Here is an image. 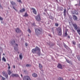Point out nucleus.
Here are the masks:
<instances>
[{
	"label": "nucleus",
	"instance_id": "f257e3e1",
	"mask_svg": "<svg viewBox=\"0 0 80 80\" xmlns=\"http://www.w3.org/2000/svg\"><path fill=\"white\" fill-rule=\"evenodd\" d=\"M42 32V30L39 28H36L35 29V32H36V35L39 36L41 34Z\"/></svg>",
	"mask_w": 80,
	"mask_h": 80
},
{
	"label": "nucleus",
	"instance_id": "f03ea898",
	"mask_svg": "<svg viewBox=\"0 0 80 80\" xmlns=\"http://www.w3.org/2000/svg\"><path fill=\"white\" fill-rule=\"evenodd\" d=\"M40 51V48L36 46L35 48L32 49V52L33 53H37V51Z\"/></svg>",
	"mask_w": 80,
	"mask_h": 80
},
{
	"label": "nucleus",
	"instance_id": "7ed1b4c3",
	"mask_svg": "<svg viewBox=\"0 0 80 80\" xmlns=\"http://www.w3.org/2000/svg\"><path fill=\"white\" fill-rule=\"evenodd\" d=\"M72 26L74 28L75 30H77L78 29H79L80 28L79 26L77 27V24L75 23H74L72 24Z\"/></svg>",
	"mask_w": 80,
	"mask_h": 80
},
{
	"label": "nucleus",
	"instance_id": "20e7f679",
	"mask_svg": "<svg viewBox=\"0 0 80 80\" xmlns=\"http://www.w3.org/2000/svg\"><path fill=\"white\" fill-rule=\"evenodd\" d=\"M35 19L38 21H40L41 20L40 16L39 15H38V16H36L35 17Z\"/></svg>",
	"mask_w": 80,
	"mask_h": 80
},
{
	"label": "nucleus",
	"instance_id": "39448f33",
	"mask_svg": "<svg viewBox=\"0 0 80 80\" xmlns=\"http://www.w3.org/2000/svg\"><path fill=\"white\" fill-rule=\"evenodd\" d=\"M58 35L59 36H61L62 35V30L61 28L59 27L58 28Z\"/></svg>",
	"mask_w": 80,
	"mask_h": 80
},
{
	"label": "nucleus",
	"instance_id": "423d86ee",
	"mask_svg": "<svg viewBox=\"0 0 80 80\" xmlns=\"http://www.w3.org/2000/svg\"><path fill=\"white\" fill-rule=\"evenodd\" d=\"M23 80H31L29 76H26L24 77Z\"/></svg>",
	"mask_w": 80,
	"mask_h": 80
},
{
	"label": "nucleus",
	"instance_id": "0eeeda50",
	"mask_svg": "<svg viewBox=\"0 0 80 80\" xmlns=\"http://www.w3.org/2000/svg\"><path fill=\"white\" fill-rule=\"evenodd\" d=\"M57 68H60L61 69H62V65L61 64H60V63H58V64L57 66Z\"/></svg>",
	"mask_w": 80,
	"mask_h": 80
},
{
	"label": "nucleus",
	"instance_id": "6e6552de",
	"mask_svg": "<svg viewBox=\"0 0 80 80\" xmlns=\"http://www.w3.org/2000/svg\"><path fill=\"white\" fill-rule=\"evenodd\" d=\"M32 10H33V12L34 14H35V15L37 14V12L36 11L35 9L33 8H32Z\"/></svg>",
	"mask_w": 80,
	"mask_h": 80
},
{
	"label": "nucleus",
	"instance_id": "1a4fd4ad",
	"mask_svg": "<svg viewBox=\"0 0 80 80\" xmlns=\"http://www.w3.org/2000/svg\"><path fill=\"white\" fill-rule=\"evenodd\" d=\"M15 46L14 47V49L15 51L18 50V45L17 44H15Z\"/></svg>",
	"mask_w": 80,
	"mask_h": 80
},
{
	"label": "nucleus",
	"instance_id": "9d476101",
	"mask_svg": "<svg viewBox=\"0 0 80 80\" xmlns=\"http://www.w3.org/2000/svg\"><path fill=\"white\" fill-rule=\"evenodd\" d=\"M16 32L17 33H19L21 32V31L19 28H17L16 29Z\"/></svg>",
	"mask_w": 80,
	"mask_h": 80
},
{
	"label": "nucleus",
	"instance_id": "9b49d317",
	"mask_svg": "<svg viewBox=\"0 0 80 80\" xmlns=\"http://www.w3.org/2000/svg\"><path fill=\"white\" fill-rule=\"evenodd\" d=\"M66 61L67 63H68L70 64H72V61H69V60H68V59H66Z\"/></svg>",
	"mask_w": 80,
	"mask_h": 80
},
{
	"label": "nucleus",
	"instance_id": "f8f14e48",
	"mask_svg": "<svg viewBox=\"0 0 80 80\" xmlns=\"http://www.w3.org/2000/svg\"><path fill=\"white\" fill-rule=\"evenodd\" d=\"M73 18L74 21H76L78 20V18L75 15H73Z\"/></svg>",
	"mask_w": 80,
	"mask_h": 80
},
{
	"label": "nucleus",
	"instance_id": "ddd939ff",
	"mask_svg": "<svg viewBox=\"0 0 80 80\" xmlns=\"http://www.w3.org/2000/svg\"><path fill=\"white\" fill-rule=\"evenodd\" d=\"M41 50L40 49H39V50H38V52H36V54H38V55L39 56H40L41 54V52H40Z\"/></svg>",
	"mask_w": 80,
	"mask_h": 80
},
{
	"label": "nucleus",
	"instance_id": "4468645a",
	"mask_svg": "<svg viewBox=\"0 0 80 80\" xmlns=\"http://www.w3.org/2000/svg\"><path fill=\"white\" fill-rule=\"evenodd\" d=\"M12 76L13 77H19V75L18 74H12Z\"/></svg>",
	"mask_w": 80,
	"mask_h": 80
},
{
	"label": "nucleus",
	"instance_id": "2eb2a0df",
	"mask_svg": "<svg viewBox=\"0 0 80 80\" xmlns=\"http://www.w3.org/2000/svg\"><path fill=\"white\" fill-rule=\"evenodd\" d=\"M25 10L24 8H23L20 10V11L21 12H25Z\"/></svg>",
	"mask_w": 80,
	"mask_h": 80
},
{
	"label": "nucleus",
	"instance_id": "dca6fc26",
	"mask_svg": "<svg viewBox=\"0 0 80 80\" xmlns=\"http://www.w3.org/2000/svg\"><path fill=\"white\" fill-rule=\"evenodd\" d=\"M19 58L21 60H22V58H23V56L22 54H20Z\"/></svg>",
	"mask_w": 80,
	"mask_h": 80
},
{
	"label": "nucleus",
	"instance_id": "f3484780",
	"mask_svg": "<svg viewBox=\"0 0 80 80\" xmlns=\"http://www.w3.org/2000/svg\"><path fill=\"white\" fill-rule=\"evenodd\" d=\"M39 68H40V69L41 70L42 68V66L41 64H39Z\"/></svg>",
	"mask_w": 80,
	"mask_h": 80
},
{
	"label": "nucleus",
	"instance_id": "a211bd4d",
	"mask_svg": "<svg viewBox=\"0 0 80 80\" xmlns=\"http://www.w3.org/2000/svg\"><path fill=\"white\" fill-rule=\"evenodd\" d=\"M14 43H15V41L14 40H12V41L11 42V44L12 45H13Z\"/></svg>",
	"mask_w": 80,
	"mask_h": 80
},
{
	"label": "nucleus",
	"instance_id": "6ab92c4d",
	"mask_svg": "<svg viewBox=\"0 0 80 80\" xmlns=\"http://www.w3.org/2000/svg\"><path fill=\"white\" fill-rule=\"evenodd\" d=\"M72 44L73 45H76V42L75 41H72Z\"/></svg>",
	"mask_w": 80,
	"mask_h": 80
},
{
	"label": "nucleus",
	"instance_id": "aec40b11",
	"mask_svg": "<svg viewBox=\"0 0 80 80\" xmlns=\"http://www.w3.org/2000/svg\"><path fill=\"white\" fill-rule=\"evenodd\" d=\"M78 33L80 35V28L77 30Z\"/></svg>",
	"mask_w": 80,
	"mask_h": 80
},
{
	"label": "nucleus",
	"instance_id": "412c9836",
	"mask_svg": "<svg viewBox=\"0 0 80 80\" xmlns=\"http://www.w3.org/2000/svg\"><path fill=\"white\" fill-rule=\"evenodd\" d=\"M32 76L33 77H36V78L37 77V74L36 73H33L32 74Z\"/></svg>",
	"mask_w": 80,
	"mask_h": 80
},
{
	"label": "nucleus",
	"instance_id": "4be33fe9",
	"mask_svg": "<svg viewBox=\"0 0 80 80\" xmlns=\"http://www.w3.org/2000/svg\"><path fill=\"white\" fill-rule=\"evenodd\" d=\"M11 3L12 5H15L16 4V3L15 2H13V1H11Z\"/></svg>",
	"mask_w": 80,
	"mask_h": 80
},
{
	"label": "nucleus",
	"instance_id": "5701e85b",
	"mask_svg": "<svg viewBox=\"0 0 80 80\" xmlns=\"http://www.w3.org/2000/svg\"><path fill=\"white\" fill-rule=\"evenodd\" d=\"M2 73L3 76H5L6 74L5 71H3Z\"/></svg>",
	"mask_w": 80,
	"mask_h": 80
},
{
	"label": "nucleus",
	"instance_id": "b1692460",
	"mask_svg": "<svg viewBox=\"0 0 80 80\" xmlns=\"http://www.w3.org/2000/svg\"><path fill=\"white\" fill-rule=\"evenodd\" d=\"M58 80H64L63 78H62L59 77L58 78Z\"/></svg>",
	"mask_w": 80,
	"mask_h": 80
},
{
	"label": "nucleus",
	"instance_id": "393cba45",
	"mask_svg": "<svg viewBox=\"0 0 80 80\" xmlns=\"http://www.w3.org/2000/svg\"><path fill=\"white\" fill-rule=\"evenodd\" d=\"M28 14H27V12H26L25 14V15H24V16L25 17H28Z\"/></svg>",
	"mask_w": 80,
	"mask_h": 80
},
{
	"label": "nucleus",
	"instance_id": "a878e982",
	"mask_svg": "<svg viewBox=\"0 0 80 80\" xmlns=\"http://www.w3.org/2000/svg\"><path fill=\"white\" fill-rule=\"evenodd\" d=\"M2 60L4 61L5 62H6V59L5 58H4V57H3V58H2Z\"/></svg>",
	"mask_w": 80,
	"mask_h": 80
},
{
	"label": "nucleus",
	"instance_id": "bb28decb",
	"mask_svg": "<svg viewBox=\"0 0 80 80\" xmlns=\"http://www.w3.org/2000/svg\"><path fill=\"white\" fill-rule=\"evenodd\" d=\"M8 74L9 75H10L11 74V71H10V70H8Z\"/></svg>",
	"mask_w": 80,
	"mask_h": 80
},
{
	"label": "nucleus",
	"instance_id": "cd10ccee",
	"mask_svg": "<svg viewBox=\"0 0 80 80\" xmlns=\"http://www.w3.org/2000/svg\"><path fill=\"white\" fill-rule=\"evenodd\" d=\"M66 12L67 10L66 8H64V9L63 13H66Z\"/></svg>",
	"mask_w": 80,
	"mask_h": 80
},
{
	"label": "nucleus",
	"instance_id": "c85d7f7f",
	"mask_svg": "<svg viewBox=\"0 0 80 80\" xmlns=\"http://www.w3.org/2000/svg\"><path fill=\"white\" fill-rule=\"evenodd\" d=\"M58 25H59V24L58 23H55V26L56 27H58Z\"/></svg>",
	"mask_w": 80,
	"mask_h": 80
},
{
	"label": "nucleus",
	"instance_id": "c756f323",
	"mask_svg": "<svg viewBox=\"0 0 80 80\" xmlns=\"http://www.w3.org/2000/svg\"><path fill=\"white\" fill-rule=\"evenodd\" d=\"M54 28H52L51 29H52V32H53V33H54Z\"/></svg>",
	"mask_w": 80,
	"mask_h": 80
},
{
	"label": "nucleus",
	"instance_id": "7c9ffc66",
	"mask_svg": "<svg viewBox=\"0 0 80 80\" xmlns=\"http://www.w3.org/2000/svg\"><path fill=\"white\" fill-rule=\"evenodd\" d=\"M4 76H5V77H6L7 78H8V75L7 74H5V75Z\"/></svg>",
	"mask_w": 80,
	"mask_h": 80
},
{
	"label": "nucleus",
	"instance_id": "2f4dec72",
	"mask_svg": "<svg viewBox=\"0 0 80 80\" xmlns=\"http://www.w3.org/2000/svg\"><path fill=\"white\" fill-rule=\"evenodd\" d=\"M26 66L27 67H30L31 66V64H26Z\"/></svg>",
	"mask_w": 80,
	"mask_h": 80
},
{
	"label": "nucleus",
	"instance_id": "473e14b6",
	"mask_svg": "<svg viewBox=\"0 0 80 80\" xmlns=\"http://www.w3.org/2000/svg\"><path fill=\"white\" fill-rule=\"evenodd\" d=\"M68 35V33L67 32H66L65 33V36H66Z\"/></svg>",
	"mask_w": 80,
	"mask_h": 80
},
{
	"label": "nucleus",
	"instance_id": "72a5a7b5",
	"mask_svg": "<svg viewBox=\"0 0 80 80\" xmlns=\"http://www.w3.org/2000/svg\"><path fill=\"white\" fill-rule=\"evenodd\" d=\"M78 59L80 61V56H78Z\"/></svg>",
	"mask_w": 80,
	"mask_h": 80
},
{
	"label": "nucleus",
	"instance_id": "f704fd0d",
	"mask_svg": "<svg viewBox=\"0 0 80 80\" xmlns=\"http://www.w3.org/2000/svg\"><path fill=\"white\" fill-rule=\"evenodd\" d=\"M28 32H29V33H31V30H30V29H29L28 30Z\"/></svg>",
	"mask_w": 80,
	"mask_h": 80
},
{
	"label": "nucleus",
	"instance_id": "c9c22d12",
	"mask_svg": "<svg viewBox=\"0 0 80 80\" xmlns=\"http://www.w3.org/2000/svg\"><path fill=\"white\" fill-rule=\"evenodd\" d=\"M17 2H20L21 3H22V2L21 0H18Z\"/></svg>",
	"mask_w": 80,
	"mask_h": 80
},
{
	"label": "nucleus",
	"instance_id": "e433bc0d",
	"mask_svg": "<svg viewBox=\"0 0 80 80\" xmlns=\"http://www.w3.org/2000/svg\"><path fill=\"white\" fill-rule=\"evenodd\" d=\"M72 31L73 32H75V30L74 29H73V28H72Z\"/></svg>",
	"mask_w": 80,
	"mask_h": 80
},
{
	"label": "nucleus",
	"instance_id": "4c0bfd02",
	"mask_svg": "<svg viewBox=\"0 0 80 80\" xmlns=\"http://www.w3.org/2000/svg\"><path fill=\"white\" fill-rule=\"evenodd\" d=\"M13 9H14L16 11L18 12V10H17V9H15V8L14 7V6H13Z\"/></svg>",
	"mask_w": 80,
	"mask_h": 80
},
{
	"label": "nucleus",
	"instance_id": "58836bf2",
	"mask_svg": "<svg viewBox=\"0 0 80 80\" xmlns=\"http://www.w3.org/2000/svg\"><path fill=\"white\" fill-rule=\"evenodd\" d=\"M78 48H80V44H78Z\"/></svg>",
	"mask_w": 80,
	"mask_h": 80
},
{
	"label": "nucleus",
	"instance_id": "ea45409f",
	"mask_svg": "<svg viewBox=\"0 0 80 80\" xmlns=\"http://www.w3.org/2000/svg\"><path fill=\"white\" fill-rule=\"evenodd\" d=\"M8 69H10V65H9V64H8Z\"/></svg>",
	"mask_w": 80,
	"mask_h": 80
},
{
	"label": "nucleus",
	"instance_id": "a19ab883",
	"mask_svg": "<svg viewBox=\"0 0 80 80\" xmlns=\"http://www.w3.org/2000/svg\"><path fill=\"white\" fill-rule=\"evenodd\" d=\"M0 8H2V9H3V8L1 6V5L0 2Z\"/></svg>",
	"mask_w": 80,
	"mask_h": 80
},
{
	"label": "nucleus",
	"instance_id": "79ce46f5",
	"mask_svg": "<svg viewBox=\"0 0 80 80\" xmlns=\"http://www.w3.org/2000/svg\"><path fill=\"white\" fill-rule=\"evenodd\" d=\"M74 11H75V14H78V12H77V13H76V12H77V11H76L75 10Z\"/></svg>",
	"mask_w": 80,
	"mask_h": 80
},
{
	"label": "nucleus",
	"instance_id": "37998d69",
	"mask_svg": "<svg viewBox=\"0 0 80 80\" xmlns=\"http://www.w3.org/2000/svg\"><path fill=\"white\" fill-rule=\"evenodd\" d=\"M0 20H3V18H2L1 17H0Z\"/></svg>",
	"mask_w": 80,
	"mask_h": 80
},
{
	"label": "nucleus",
	"instance_id": "c03bdc74",
	"mask_svg": "<svg viewBox=\"0 0 80 80\" xmlns=\"http://www.w3.org/2000/svg\"><path fill=\"white\" fill-rule=\"evenodd\" d=\"M63 15L64 17L66 16V13H63Z\"/></svg>",
	"mask_w": 80,
	"mask_h": 80
},
{
	"label": "nucleus",
	"instance_id": "a18cd8bd",
	"mask_svg": "<svg viewBox=\"0 0 80 80\" xmlns=\"http://www.w3.org/2000/svg\"><path fill=\"white\" fill-rule=\"evenodd\" d=\"M2 79L3 80H5V78H4L3 77H2Z\"/></svg>",
	"mask_w": 80,
	"mask_h": 80
},
{
	"label": "nucleus",
	"instance_id": "49530a36",
	"mask_svg": "<svg viewBox=\"0 0 80 80\" xmlns=\"http://www.w3.org/2000/svg\"><path fill=\"white\" fill-rule=\"evenodd\" d=\"M49 36H50V37H52V36L51 35V34H49Z\"/></svg>",
	"mask_w": 80,
	"mask_h": 80
},
{
	"label": "nucleus",
	"instance_id": "de8ad7c7",
	"mask_svg": "<svg viewBox=\"0 0 80 80\" xmlns=\"http://www.w3.org/2000/svg\"><path fill=\"white\" fill-rule=\"evenodd\" d=\"M25 44L26 46H28V44H27V43H25Z\"/></svg>",
	"mask_w": 80,
	"mask_h": 80
},
{
	"label": "nucleus",
	"instance_id": "09e8293b",
	"mask_svg": "<svg viewBox=\"0 0 80 80\" xmlns=\"http://www.w3.org/2000/svg\"><path fill=\"white\" fill-rule=\"evenodd\" d=\"M64 47H67V45H64Z\"/></svg>",
	"mask_w": 80,
	"mask_h": 80
},
{
	"label": "nucleus",
	"instance_id": "8fccbe9b",
	"mask_svg": "<svg viewBox=\"0 0 80 80\" xmlns=\"http://www.w3.org/2000/svg\"><path fill=\"white\" fill-rule=\"evenodd\" d=\"M13 68H15V65H14L13 66Z\"/></svg>",
	"mask_w": 80,
	"mask_h": 80
},
{
	"label": "nucleus",
	"instance_id": "3c124183",
	"mask_svg": "<svg viewBox=\"0 0 80 80\" xmlns=\"http://www.w3.org/2000/svg\"><path fill=\"white\" fill-rule=\"evenodd\" d=\"M79 6H80V1H79Z\"/></svg>",
	"mask_w": 80,
	"mask_h": 80
},
{
	"label": "nucleus",
	"instance_id": "603ef678",
	"mask_svg": "<svg viewBox=\"0 0 80 80\" xmlns=\"http://www.w3.org/2000/svg\"><path fill=\"white\" fill-rule=\"evenodd\" d=\"M33 26H35V23H33Z\"/></svg>",
	"mask_w": 80,
	"mask_h": 80
},
{
	"label": "nucleus",
	"instance_id": "864d4df0",
	"mask_svg": "<svg viewBox=\"0 0 80 80\" xmlns=\"http://www.w3.org/2000/svg\"><path fill=\"white\" fill-rule=\"evenodd\" d=\"M21 76H22V74L21 75Z\"/></svg>",
	"mask_w": 80,
	"mask_h": 80
},
{
	"label": "nucleus",
	"instance_id": "5fc2aeb1",
	"mask_svg": "<svg viewBox=\"0 0 80 80\" xmlns=\"http://www.w3.org/2000/svg\"><path fill=\"white\" fill-rule=\"evenodd\" d=\"M2 76L0 75V78H1V77L2 78Z\"/></svg>",
	"mask_w": 80,
	"mask_h": 80
},
{
	"label": "nucleus",
	"instance_id": "6e6d98bb",
	"mask_svg": "<svg viewBox=\"0 0 80 80\" xmlns=\"http://www.w3.org/2000/svg\"><path fill=\"white\" fill-rule=\"evenodd\" d=\"M1 56H0V61L1 60Z\"/></svg>",
	"mask_w": 80,
	"mask_h": 80
},
{
	"label": "nucleus",
	"instance_id": "4d7b16f0",
	"mask_svg": "<svg viewBox=\"0 0 80 80\" xmlns=\"http://www.w3.org/2000/svg\"><path fill=\"white\" fill-rule=\"evenodd\" d=\"M72 80H75L73 79H72Z\"/></svg>",
	"mask_w": 80,
	"mask_h": 80
},
{
	"label": "nucleus",
	"instance_id": "13d9d810",
	"mask_svg": "<svg viewBox=\"0 0 80 80\" xmlns=\"http://www.w3.org/2000/svg\"><path fill=\"white\" fill-rule=\"evenodd\" d=\"M28 36H30V35H29V34H28Z\"/></svg>",
	"mask_w": 80,
	"mask_h": 80
},
{
	"label": "nucleus",
	"instance_id": "bf43d9fd",
	"mask_svg": "<svg viewBox=\"0 0 80 80\" xmlns=\"http://www.w3.org/2000/svg\"><path fill=\"white\" fill-rule=\"evenodd\" d=\"M18 53H19V52H18Z\"/></svg>",
	"mask_w": 80,
	"mask_h": 80
}]
</instances>
